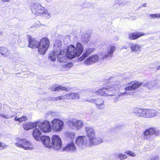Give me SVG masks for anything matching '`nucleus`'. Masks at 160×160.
I'll return each mask as SVG.
<instances>
[{
    "label": "nucleus",
    "instance_id": "c85d7f7f",
    "mask_svg": "<svg viewBox=\"0 0 160 160\" xmlns=\"http://www.w3.org/2000/svg\"><path fill=\"white\" fill-rule=\"evenodd\" d=\"M130 48L132 52H137L141 51L140 45L137 44H132L130 47Z\"/></svg>",
    "mask_w": 160,
    "mask_h": 160
},
{
    "label": "nucleus",
    "instance_id": "393cba45",
    "mask_svg": "<svg viewBox=\"0 0 160 160\" xmlns=\"http://www.w3.org/2000/svg\"><path fill=\"white\" fill-rule=\"evenodd\" d=\"M51 90L52 91H68V89L65 87H63L61 85L57 86V85H53L50 88Z\"/></svg>",
    "mask_w": 160,
    "mask_h": 160
},
{
    "label": "nucleus",
    "instance_id": "1a4fd4ad",
    "mask_svg": "<svg viewBox=\"0 0 160 160\" xmlns=\"http://www.w3.org/2000/svg\"><path fill=\"white\" fill-rule=\"evenodd\" d=\"M52 146L55 149L60 150L62 148V143L60 138L59 136L53 135L52 137Z\"/></svg>",
    "mask_w": 160,
    "mask_h": 160
},
{
    "label": "nucleus",
    "instance_id": "aec40b11",
    "mask_svg": "<svg viewBox=\"0 0 160 160\" xmlns=\"http://www.w3.org/2000/svg\"><path fill=\"white\" fill-rule=\"evenodd\" d=\"M66 99L68 100L77 99L80 98V96L78 93H70L66 94Z\"/></svg>",
    "mask_w": 160,
    "mask_h": 160
},
{
    "label": "nucleus",
    "instance_id": "72a5a7b5",
    "mask_svg": "<svg viewBox=\"0 0 160 160\" xmlns=\"http://www.w3.org/2000/svg\"><path fill=\"white\" fill-rule=\"evenodd\" d=\"M118 158L120 160H123L127 158V157L125 154H120L118 155Z\"/></svg>",
    "mask_w": 160,
    "mask_h": 160
},
{
    "label": "nucleus",
    "instance_id": "f3484780",
    "mask_svg": "<svg viewBox=\"0 0 160 160\" xmlns=\"http://www.w3.org/2000/svg\"><path fill=\"white\" fill-rule=\"evenodd\" d=\"M145 35L142 32H132L128 34V38L130 40H134Z\"/></svg>",
    "mask_w": 160,
    "mask_h": 160
},
{
    "label": "nucleus",
    "instance_id": "6e6552de",
    "mask_svg": "<svg viewBox=\"0 0 160 160\" xmlns=\"http://www.w3.org/2000/svg\"><path fill=\"white\" fill-rule=\"evenodd\" d=\"M52 127L53 131L59 132L62 130L64 127V123L60 119L54 118L52 121Z\"/></svg>",
    "mask_w": 160,
    "mask_h": 160
},
{
    "label": "nucleus",
    "instance_id": "2f4dec72",
    "mask_svg": "<svg viewBox=\"0 0 160 160\" xmlns=\"http://www.w3.org/2000/svg\"><path fill=\"white\" fill-rule=\"evenodd\" d=\"M57 60L60 62H65L66 59L64 53L57 55Z\"/></svg>",
    "mask_w": 160,
    "mask_h": 160
},
{
    "label": "nucleus",
    "instance_id": "4468645a",
    "mask_svg": "<svg viewBox=\"0 0 160 160\" xmlns=\"http://www.w3.org/2000/svg\"><path fill=\"white\" fill-rule=\"evenodd\" d=\"M40 140L43 145L49 148H52V144L50 137L47 136L43 135L41 136Z\"/></svg>",
    "mask_w": 160,
    "mask_h": 160
},
{
    "label": "nucleus",
    "instance_id": "58836bf2",
    "mask_svg": "<svg viewBox=\"0 0 160 160\" xmlns=\"http://www.w3.org/2000/svg\"><path fill=\"white\" fill-rule=\"evenodd\" d=\"M58 101L64 99L63 95H62L57 97Z\"/></svg>",
    "mask_w": 160,
    "mask_h": 160
},
{
    "label": "nucleus",
    "instance_id": "bb28decb",
    "mask_svg": "<svg viewBox=\"0 0 160 160\" xmlns=\"http://www.w3.org/2000/svg\"><path fill=\"white\" fill-rule=\"evenodd\" d=\"M62 48L61 46H57L55 45L53 49L54 54L55 55H58L60 54L64 53V52L61 50Z\"/></svg>",
    "mask_w": 160,
    "mask_h": 160
},
{
    "label": "nucleus",
    "instance_id": "a211bd4d",
    "mask_svg": "<svg viewBox=\"0 0 160 160\" xmlns=\"http://www.w3.org/2000/svg\"><path fill=\"white\" fill-rule=\"evenodd\" d=\"M98 56L97 55H94L88 58L85 60V63L87 65H89L98 62Z\"/></svg>",
    "mask_w": 160,
    "mask_h": 160
},
{
    "label": "nucleus",
    "instance_id": "cd10ccee",
    "mask_svg": "<svg viewBox=\"0 0 160 160\" xmlns=\"http://www.w3.org/2000/svg\"><path fill=\"white\" fill-rule=\"evenodd\" d=\"M0 53L3 56L7 57L9 55L10 52L7 48L4 47H0Z\"/></svg>",
    "mask_w": 160,
    "mask_h": 160
},
{
    "label": "nucleus",
    "instance_id": "a878e982",
    "mask_svg": "<svg viewBox=\"0 0 160 160\" xmlns=\"http://www.w3.org/2000/svg\"><path fill=\"white\" fill-rule=\"evenodd\" d=\"M93 50L92 48H88L85 51L82 55V56L79 57V60L80 61H82L85 59L89 54H91L93 51Z\"/></svg>",
    "mask_w": 160,
    "mask_h": 160
},
{
    "label": "nucleus",
    "instance_id": "f8f14e48",
    "mask_svg": "<svg viewBox=\"0 0 160 160\" xmlns=\"http://www.w3.org/2000/svg\"><path fill=\"white\" fill-rule=\"evenodd\" d=\"M68 124L70 128H75L78 129L81 128L83 126V123L82 121L75 119L68 121Z\"/></svg>",
    "mask_w": 160,
    "mask_h": 160
},
{
    "label": "nucleus",
    "instance_id": "37998d69",
    "mask_svg": "<svg viewBox=\"0 0 160 160\" xmlns=\"http://www.w3.org/2000/svg\"><path fill=\"white\" fill-rule=\"evenodd\" d=\"M70 134H71V135L72 136H73V137L74 136V135H75V134L73 133H71Z\"/></svg>",
    "mask_w": 160,
    "mask_h": 160
},
{
    "label": "nucleus",
    "instance_id": "9d476101",
    "mask_svg": "<svg viewBox=\"0 0 160 160\" xmlns=\"http://www.w3.org/2000/svg\"><path fill=\"white\" fill-rule=\"evenodd\" d=\"M38 127L44 133L50 132L52 131L50 122L47 120L40 122Z\"/></svg>",
    "mask_w": 160,
    "mask_h": 160
},
{
    "label": "nucleus",
    "instance_id": "9b49d317",
    "mask_svg": "<svg viewBox=\"0 0 160 160\" xmlns=\"http://www.w3.org/2000/svg\"><path fill=\"white\" fill-rule=\"evenodd\" d=\"M128 84L129 85L125 88V90L133 91L136 90L140 88L142 85V83L136 81H132L128 83Z\"/></svg>",
    "mask_w": 160,
    "mask_h": 160
},
{
    "label": "nucleus",
    "instance_id": "6ab92c4d",
    "mask_svg": "<svg viewBox=\"0 0 160 160\" xmlns=\"http://www.w3.org/2000/svg\"><path fill=\"white\" fill-rule=\"evenodd\" d=\"M76 150V148L74 143L72 142L68 144L65 147L63 148L62 150L64 151H75Z\"/></svg>",
    "mask_w": 160,
    "mask_h": 160
},
{
    "label": "nucleus",
    "instance_id": "4c0bfd02",
    "mask_svg": "<svg viewBox=\"0 0 160 160\" xmlns=\"http://www.w3.org/2000/svg\"><path fill=\"white\" fill-rule=\"evenodd\" d=\"M49 58L51 60L54 61L56 60V57H54V55H50L49 57Z\"/></svg>",
    "mask_w": 160,
    "mask_h": 160
},
{
    "label": "nucleus",
    "instance_id": "5701e85b",
    "mask_svg": "<svg viewBox=\"0 0 160 160\" xmlns=\"http://www.w3.org/2000/svg\"><path fill=\"white\" fill-rule=\"evenodd\" d=\"M41 134V131L38 128H35L33 130L32 132L33 137L37 140L38 141L40 140Z\"/></svg>",
    "mask_w": 160,
    "mask_h": 160
},
{
    "label": "nucleus",
    "instance_id": "412c9836",
    "mask_svg": "<svg viewBox=\"0 0 160 160\" xmlns=\"http://www.w3.org/2000/svg\"><path fill=\"white\" fill-rule=\"evenodd\" d=\"M95 103L97 108L99 109L102 110L105 107L104 101L102 98H99L96 100Z\"/></svg>",
    "mask_w": 160,
    "mask_h": 160
},
{
    "label": "nucleus",
    "instance_id": "ddd939ff",
    "mask_svg": "<svg viewBox=\"0 0 160 160\" xmlns=\"http://www.w3.org/2000/svg\"><path fill=\"white\" fill-rule=\"evenodd\" d=\"M27 37L28 42V47L32 49L38 48V42L30 35H28Z\"/></svg>",
    "mask_w": 160,
    "mask_h": 160
},
{
    "label": "nucleus",
    "instance_id": "f704fd0d",
    "mask_svg": "<svg viewBox=\"0 0 160 160\" xmlns=\"http://www.w3.org/2000/svg\"><path fill=\"white\" fill-rule=\"evenodd\" d=\"M125 153L128 155L132 157H134L136 156V154L135 153L132 151H128L126 152Z\"/></svg>",
    "mask_w": 160,
    "mask_h": 160
},
{
    "label": "nucleus",
    "instance_id": "4be33fe9",
    "mask_svg": "<svg viewBox=\"0 0 160 160\" xmlns=\"http://www.w3.org/2000/svg\"><path fill=\"white\" fill-rule=\"evenodd\" d=\"M145 109L136 108L133 110V113L136 116L145 118Z\"/></svg>",
    "mask_w": 160,
    "mask_h": 160
},
{
    "label": "nucleus",
    "instance_id": "20e7f679",
    "mask_svg": "<svg viewBox=\"0 0 160 160\" xmlns=\"http://www.w3.org/2000/svg\"><path fill=\"white\" fill-rule=\"evenodd\" d=\"M38 43V52L41 55H44L49 47V40L47 38L44 37L40 39Z\"/></svg>",
    "mask_w": 160,
    "mask_h": 160
},
{
    "label": "nucleus",
    "instance_id": "c03bdc74",
    "mask_svg": "<svg viewBox=\"0 0 160 160\" xmlns=\"http://www.w3.org/2000/svg\"><path fill=\"white\" fill-rule=\"evenodd\" d=\"M146 4H143V5H143V6H145V5H146Z\"/></svg>",
    "mask_w": 160,
    "mask_h": 160
},
{
    "label": "nucleus",
    "instance_id": "dca6fc26",
    "mask_svg": "<svg viewBox=\"0 0 160 160\" xmlns=\"http://www.w3.org/2000/svg\"><path fill=\"white\" fill-rule=\"evenodd\" d=\"M38 125V122H29L24 124L22 125L23 128L26 130L36 128Z\"/></svg>",
    "mask_w": 160,
    "mask_h": 160
},
{
    "label": "nucleus",
    "instance_id": "a18cd8bd",
    "mask_svg": "<svg viewBox=\"0 0 160 160\" xmlns=\"http://www.w3.org/2000/svg\"><path fill=\"white\" fill-rule=\"evenodd\" d=\"M1 33H2V32H0V35L1 34Z\"/></svg>",
    "mask_w": 160,
    "mask_h": 160
},
{
    "label": "nucleus",
    "instance_id": "423d86ee",
    "mask_svg": "<svg viewBox=\"0 0 160 160\" xmlns=\"http://www.w3.org/2000/svg\"><path fill=\"white\" fill-rule=\"evenodd\" d=\"M31 9L32 12L36 16H41L44 14H46L47 12V10L38 3L32 4Z\"/></svg>",
    "mask_w": 160,
    "mask_h": 160
},
{
    "label": "nucleus",
    "instance_id": "0eeeda50",
    "mask_svg": "<svg viewBox=\"0 0 160 160\" xmlns=\"http://www.w3.org/2000/svg\"><path fill=\"white\" fill-rule=\"evenodd\" d=\"M144 139H148L151 135H154L156 137L160 135V131L157 130L155 127H152L146 129L143 132Z\"/></svg>",
    "mask_w": 160,
    "mask_h": 160
},
{
    "label": "nucleus",
    "instance_id": "c756f323",
    "mask_svg": "<svg viewBox=\"0 0 160 160\" xmlns=\"http://www.w3.org/2000/svg\"><path fill=\"white\" fill-rule=\"evenodd\" d=\"M85 137V136H78L76 140V143L78 145L83 144L84 142V138Z\"/></svg>",
    "mask_w": 160,
    "mask_h": 160
},
{
    "label": "nucleus",
    "instance_id": "b1692460",
    "mask_svg": "<svg viewBox=\"0 0 160 160\" xmlns=\"http://www.w3.org/2000/svg\"><path fill=\"white\" fill-rule=\"evenodd\" d=\"M115 47L114 46H111L110 47L108 51L103 56V59L107 58L109 57H112L113 56V54L115 51Z\"/></svg>",
    "mask_w": 160,
    "mask_h": 160
},
{
    "label": "nucleus",
    "instance_id": "e433bc0d",
    "mask_svg": "<svg viewBox=\"0 0 160 160\" xmlns=\"http://www.w3.org/2000/svg\"><path fill=\"white\" fill-rule=\"evenodd\" d=\"M7 147V145L5 144H3L0 141V148H1L2 149L5 148Z\"/></svg>",
    "mask_w": 160,
    "mask_h": 160
},
{
    "label": "nucleus",
    "instance_id": "39448f33",
    "mask_svg": "<svg viewBox=\"0 0 160 160\" xmlns=\"http://www.w3.org/2000/svg\"><path fill=\"white\" fill-rule=\"evenodd\" d=\"M17 142L15 143V145L17 147L22 148L25 150H32L34 149L32 144L27 140L25 138L21 139L17 138Z\"/></svg>",
    "mask_w": 160,
    "mask_h": 160
},
{
    "label": "nucleus",
    "instance_id": "c9c22d12",
    "mask_svg": "<svg viewBox=\"0 0 160 160\" xmlns=\"http://www.w3.org/2000/svg\"><path fill=\"white\" fill-rule=\"evenodd\" d=\"M149 16L151 17L152 18H158L157 13V14H149Z\"/></svg>",
    "mask_w": 160,
    "mask_h": 160
},
{
    "label": "nucleus",
    "instance_id": "ea45409f",
    "mask_svg": "<svg viewBox=\"0 0 160 160\" xmlns=\"http://www.w3.org/2000/svg\"><path fill=\"white\" fill-rule=\"evenodd\" d=\"M52 100L53 101H58V100L57 97L55 98H53L52 99Z\"/></svg>",
    "mask_w": 160,
    "mask_h": 160
},
{
    "label": "nucleus",
    "instance_id": "7ed1b4c3",
    "mask_svg": "<svg viewBox=\"0 0 160 160\" xmlns=\"http://www.w3.org/2000/svg\"><path fill=\"white\" fill-rule=\"evenodd\" d=\"M116 90L112 87L107 86L99 89L96 91V94L101 96H112L115 95Z\"/></svg>",
    "mask_w": 160,
    "mask_h": 160
},
{
    "label": "nucleus",
    "instance_id": "79ce46f5",
    "mask_svg": "<svg viewBox=\"0 0 160 160\" xmlns=\"http://www.w3.org/2000/svg\"><path fill=\"white\" fill-rule=\"evenodd\" d=\"M158 18H160V13H157Z\"/></svg>",
    "mask_w": 160,
    "mask_h": 160
},
{
    "label": "nucleus",
    "instance_id": "2eb2a0df",
    "mask_svg": "<svg viewBox=\"0 0 160 160\" xmlns=\"http://www.w3.org/2000/svg\"><path fill=\"white\" fill-rule=\"evenodd\" d=\"M145 118H151L154 117L158 114L157 111L153 109H145Z\"/></svg>",
    "mask_w": 160,
    "mask_h": 160
},
{
    "label": "nucleus",
    "instance_id": "a19ab883",
    "mask_svg": "<svg viewBox=\"0 0 160 160\" xmlns=\"http://www.w3.org/2000/svg\"><path fill=\"white\" fill-rule=\"evenodd\" d=\"M2 2H8L10 1V0H1Z\"/></svg>",
    "mask_w": 160,
    "mask_h": 160
},
{
    "label": "nucleus",
    "instance_id": "473e14b6",
    "mask_svg": "<svg viewBox=\"0 0 160 160\" xmlns=\"http://www.w3.org/2000/svg\"><path fill=\"white\" fill-rule=\"evenodd\" d=\"M73 66V63L72 62H69L67 64L64 65L63 66V67L64 68L69 69Z\"/></svg>",
    "mask_w": 160,
    "mask_h": 160
},
{
    "label": "nucleus",
    "instance_id": "f03ea898",
    "mask_svg": "<svg viewBox=\"0 0 160 160\" xmlns=\"http://www.w3.org/2000/svg\"><path fill=\"white\" fill-rule=\"evenodd\" d=\"M87 136L88 138L89 143L91 145L100 144L103 140L100 137H97L95 132L93 129L91 128L87 127L86 128Z\"/></svg>",
    "mask_w": 160,
    "mask_h": 160
},
{
    "label": "nucleus",
    "instance_id": "f257e3e1",
    "mask_svg": "<svg viewBox=\"0 0 160 160\" xmlns=\"http://www.w3.org/2000/svg\"><path fill=\"white\" fill-rule=\"evenodd\" d=\"M84 47L79 42H77L76 47L73 45L68 46L67 51V55L68 58L72 59L75 57H78L82 52Z\"/></svg>",
    "mask_w": 160,
    "mask_h": 160
},
{
    "label": "nucleus",
    "instance_id": "7c9ffc66",
    "mask_svg": "<svg viewBox=\"0 0 160 160\" xmlns=\"http://www.w3.org/2000/svg\"><path fill=\"white\" fill-rule=\"evenodd\" d=\"M14 120L15 121H18L19 123H21L28 120V118L25 115H23L20 118H18L17 116H16L14 118Z\"/></svg>",
    "mask_w": 160,
    "mask_h": 160
}]
</instances>
